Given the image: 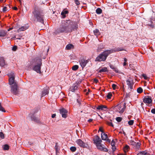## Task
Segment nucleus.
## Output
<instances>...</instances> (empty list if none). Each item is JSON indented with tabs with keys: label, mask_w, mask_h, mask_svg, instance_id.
Listing matches in <instances>:
<instances>
[{
	"label": "nucleus",
	"mask_w": 155,
	"mask_h": 155,
	"mask_svg": "<svg viewBox=\"0 0 155 155\" xmlns=\"http://www.w3.org/2000/svg\"><path fill=\"white\" fill-rule=\"evenodd\" d=\"M78 28L77 23L72 21L68 20L62 21L60 27L54 32L56 34L64 32H71Z\"/></svg>",
	"instance_id": "nucleus-1"
},
{
	"label": "nucleus",
	"mask_w": 155,
	"mask_h": 155,
	"mask_svg": "<svg viewBox=\"0 0 155 155\" xmlns=\"http://www.w3.org/2000/svg\"><path fill=\"white\" fill-rule=\"evenodd\" d=\"M113 52H114L113 49L105 51L97 56V61H105L109 55Z\"/></svg>",
	"instance_id": "nucleus-2"
},
{
	"label": "nucleus",
	"mask_w": 155,
	"mask_h": 155,
	"mask_svg": "<svg viewBox=\"0 0 155 155\" xmlns=\"http://www.w3.org/2000/svg\"><path fill=\"white\" fill-rule=\"evenodd\" d=\"M33 14L37 21L42 23H44V14L42 12L36 11L33 12Z\"/></svg>",
	"instance_id": "nucleus-3"
},
{
	"label": "nucleus",
	"mask_w": 155,
	"mask_h": 155,
	"mask_svg": "<svg viewBox=\"0 0 155 155\" xmlns=\"http://www.w3.org/2000/svg\"><path fill=\"white\" fill-rule=\"evenodd\" d=\"M102 143L100 138L97 136V149L102 151L107 152L108 149L106 147L104 143Z\"/></svg>",
	"instance_id": "nucleus-4"
},
{
	"label": "nucleus",
	"mask_w": 155,
	"mask_h": 155,
	"mask_svg": "<svg viewBox=\"0 0 155 155\" xmlns=\"http://www.w3.org/2000/svg\"><path fill=\"white\" fill-rule=\"evenodd\" d=\"M37 64L35 65L33 68V70L37 73H41V67L42 64L41 60L38 58L36 61Z\"/></svg>",
	"instance_id": "nucleus-5"
},
{
	"label": "nucleus",
	"mask_w": 155,
	"mask_h": 155,
	"mask_svg": "<svg viewBox=\"0 0 155 155\" xmlns=\"http://www.w3.org/2000/svg\"><path fill=\"white\" fill-rule=\"evenodd\" d=\"M11 92L14 94H17L19 92V90L17 83H15V85H12L11 86Z\"/></svg>",
	"instance_id": "nucleus-6"
},
{
	"label": "nucleus",
	"mask_w": 155,
	"mask_h": 155,
	"mask_svg": "<svg viewBox=\"0 0 155 155\" xmlns=\"http://www.w3.org/2000/svg\"><path fill=\"white\" fill-rule=\"evenodd\" d=\"M88 62V60H86L83 58L81 59L79 61L80 64L82 68L86 66Z\"/></svg>",
	"instance_id": "nucleus-7"
},
{
	"label": "nucleus",
	"mask_w": 155,
	"mask_h": 155,
	"mask_svg": "<svg viewBox=\"0 0 155 155\" xmlns=\"http://www.w3.org/2000/svg\"><path fill=\"white\" fill-rule=\"evenodd\" d=\"M125 104H124V107L122 108H121V107L120 105H118L116 106L115 107L116 111L117 112H118L120 114L123 113L125 108Z\"/></svg>",
	"instance_id": "nucleus-8"
},
{
	"label": "nucleus",
	"mask_w": 155,
	"mask_h": 155,
	"mask_svg": "<svg viewBox=\"0 0 155 155\" xmlns=\"http://www.w3.org/2000/svg\"><path fill=\"white\" fill-rule=\"evenodd\" d=\"M15 75L14 74H12V75H11V76L9 77V83L10 85H15V83H16V82L15 81Z\"/></svg>",
	"instance_id": "nucleus-9"
},
{
	"label": "nucleus",
	"mask_w": 155,
	"mask_h": 155,
	"mask_svg": "<svg viewBox=\"0 0 155 155\" xmlns=\"http://www.w3.org/2000/svg\"><path fill=\"white\" fill-rule=\"evenodd\" d=\"M59 111L63 117L66 118L67 117V114L68 113V111L67 110L62 108L59 110Z\"/></svg>",
	"instance_id": "nucleus-10"
},
{
	"label": "nucleus",
	"mask_w": 155,
	"mask_h": 155,
	"mask_svg": "<svg viewBox=\"0 0 155 155\" xmlns=\"http://www.w3.org/2000/svg\"><path fill=\"white\" fill-rule=\"evenodd\" d=\"M76 142L77 144L81 147H86L85 144L81 139L77 140Z\"/></svg>",
	"instance_id": "nucleus-11"
},
{
	"label": "nucleus",
	"mask_w": 155,
	"mask_h": 155,
	"mask_svg": "<svg viewBox=\"0 0 155 155\" xmlns=\"http://www.w3.org/2000/svg\"><path fill=\"white\" fill-rule=\"evenodd\" d=\"M143 101L144 103L150 104L151 103L152 100L150 97H147L144 98Z\"/></svg>",
	"instance_id": "nucleus-12"
},
{
	"label": "nucleus",
	"mask_w": 155,
	"mask_h": 155,
	"mask_svg": "<svg viewBox=\"0 0 155 155\" xmlns=\"http://www.w3.org/2000/svg\"><path fill=\"white\" fill-rule=\"evenodd\" d=\"M28 28V25H25L19 28L17 31L18 32H19L21 31H24L27 29Z\"/></svg>",
	"instance_id": "nucleus-13"
},
{
	"label": "nucleus",
	"mask_w": 155,
	"mask_h": 155,
	"mask_svg": "<svg viewBox=\"0 0 155 155\" xmlns=\"http://www.w3.org/2000/svg\"><path fill=\"white\" fill-rule=\"evenodd\" d=\"M6 65V63L5 62V60L3 57L0 58V66L3 67L5 65Z\"/></svg>",
	"instance_id": "nucleus-14"
},
{
	"label": "nucleus",
	"mask_w": 155,
	"mask_h": 155,
	"mask_svg": "<svg viewBox=\"0 0 155 155\" xmlns=\"http://www.w3.org/2000/svg\"><path fill=\"white\" fill-rule=\"evenodd\" d=\"M78 85L77 83L74 84L72 86L70 87V90L73 92H74L77 89Z\"/></svg>",
	"instance_id": "nucleus-15"
},
{
	"label": "nucleus",
	"mask_w": 155,
	"mask_h": 155,
	"mask_svg": "<svg viewBox=\"0 0 155 155\" xmlns=\"http://www.w3.org/2000/svg\"><path fill=\"white\" fill-rule=\"evenodd\" d=\"M107 107L106 106L101 105L97 106V110L102 111H105V109H107Z\"/></svg>",
	"instance_id": "nucleus-16"
},
{
	"label": "nucleus",
	"mask_w": 155,
	"mask_h": 155,
	"mask_svg": "<svg viewBox=\"0 0 155 155\" xmlns=\"http://www.w3.org/2000/svg\"><path fill=\"white\" fill-rule=\"evenodd\" d=\"M7 35V31L3 30H0V37H4Z\"/></svg>",
	"instance_id": "nucleus-17"
},
{
	"label": "nucleus",
	"mask_w": 155,
	"mask_h": 155,
	"mask_svg": "<svg viewBox=\"0 0 155 155\" xmlns=\"http://www.w3.org/2000/svg\"><path fill=\"white\" fill-rule=\"evenodd\" d=\"M48 88L47 87L44 89L42 93V96H44L48 93Z\"/></svg>",
	"instance_id": "nucleus-18"
},
{
	"label": "nucleus",
	"mask_w": 155,
	"mask_h": 155,
	"mask_svg": "<svg viewBox=\"0 0 155 155\" xmlns=\"http://www.w3.org/2000/svg\"><path fill=\"white\" fill-rule=\"evenodd\" d=\"M101 138L103 140H106L107 138V134L104 133H101Z\"/></svg>",
	"instance_id": "nucleus-19"
},
{
	"label": "nucleus",
	"mask_w": 155,
	"mask_h": 155,
	"mask_svg": "<svg viewBox=\"0 0 155 155\" xmlns=\"http://www.w3.org/2000/svg\"><path fill=\"white\" fill-rule=\"evenodd\" d=\"M108 70L107 69V68L106 67H103L101 69H100L98 71L99 72H107Z\"/></svg>",
	"instance_id": "nucleus-20"
},
{
	"label": "nucleus",
	"mask_w": 155,
	"mask_h": 155,
	"mask_svg": "<svg viewBox=\"0 0 155 155\" xmlns=\"http://www.w3.org/2000/svg\"><path fill=\"white\" fill-rule=\"evenodd\" d=\"M73 48L74 46L73 45L71 44H69L66 46V49L67 50H70L72 48Z\"/></svg>",
	"instance_id": "nucleus-21"
},
{
	"label": "nucleus",
	"mask_w": 155,
	"mask_h": 155,
	"mask_svg": "<svg viewBox=\"0 0 155 155\" xmlns=\"http://www.w3.org/2000/svg\"><path fill=\"white\" fill-rule=\"evenodd\" d=\"M129 149V147L127 145H126L124 147V151L125 153H126L128 151Z\"/></svg>",
	"instance_id": "nucleus-22"
},
{
	"label": "nucleus",
	"mask_w": 155,
	"mask_h": 155,
	"mask_svg": "<svg viewBox=\"0 0 155 155\" xmlns=\"http://www.w3.org/2000/svg\"><path fill=\"white\" fill-rule=\"evenodd\" d=\"M31 119L32 120L35 122H38V118L35 117L34 116H31Z\"/></svg>",
	"instance_id": "nucleus-23"
},
{
	"label": "nucleus",
	"mask_w": 155,
	"mask_h": 155,
	"mask_svg": "<svg viewBox=\"0 0 155 155\" xmlns=\"http://www.w3.org/2000/svg\"><path fill=\"white\" fill-rule=\"evenodd\" d=\"M131 80L132 79H127L126 81L128 87L133 84L131 82Z\"/></svg>",
	"instance_id": "nucleus-24"
},
{
	"label": "nucleus",
	"mask_w": 155,
	"mask_h": 155,
	"mask_svg": "<svg viewBox=\"0 0 155 155\" xmlns=\"http://www.w3.org/2000/svg\"><path fill=\"white\" fill-rule=\"evenodd\" d=\"M112 96V94L110 92L108 93L106 96L107 99H110L111 98V97Z\"/></svg>",
	"instance_id": "nucleus-25"
},
{
	"label": "nucleus",
	"mask_w": 155,
	"mask_h": 155,
	"mask_svg": "<svg viewBox=\"0 0 155 155\" xmlns=\"http://www.w3.org/2000/svg\"><path fill=\"white\" fill-rule=\"evenodd\" d=\"M93 140L94 143L96 145V146H97V135H95L94 136Z\"/></svg>",
	"instance_id": "nucleus-26"
},
{
	"label": "nucleus",
	"mask_w": 155,
	"mask_h": 155,
	"mask_svg": "<svg viewBox=\"0 0 155 155\" xmlns=\"http://www.w3.org/2000/svg\"><path fill=\"white\" fill-rule=\"evenodd\" d=\"M79 68V66L78 65H76L73 66L72 68V70L73 71H76Z\"/></svg>",
	"instance_id": "nucleus-27"
},
{
	"label": "nucleus",
	"mask_w": 155,
	"mask_h": 155,
	"mask_svg": "<svg viewBox=\"0 0 155 155\" xmlns=\"http://www.w3.org/2000/svg\"><path fill=\"white\" fill-rule=\"evenodd\" d=\"M137 91L138 93H141L143 92V90L142 88L139 87L137 89Z\"/></svg>",
	"instance_id": "nucleus-28"
},
{
	"label": "nucleus",
	"mask_w": 155,
	"mask_h": 155,
	"mask_svg": "<svg viewBox=\"0 0 155 155\" xmlns=\"http://www.w3.org/2000/svg\"><path fill=\"white\" fill-rule=\"evenodd\" d=\"M147 153L145 151L141 152L137 154V155H146Z\"/></svg>",
	"instance_id": "nucleus-29"
},
{
	"label": "nucleus",
	"mask_w": 155,
	"mask_h": 155,
	"mask_svg": "<svg viewBox=\"0 0 155 155\" xmlns=\"http://www.w3.org/2000/svg\"><path fill=\"white\" fill-rule=\"evenodd\" d=\"M101 132V133H104V130L103 128L102 127H100L99 128V129L98 130V132Z\"/></svg>",
	"instance_id": "nucleus-30"
},
{
	"label": "nucleus",
	"mask_w": 155,
	"mask_h": 155,
	"mask_svg": "<svg viewBox=\"0 0 155 155\" xmlns=\"http://www.w3.org/2000/svg\"><path fill=\"white\" fill-rule=\"evenodd\" d=\"M70 150L72 152H74L76 151V147H70Z\"/></svg>",
	"instance_id": "nucleus-31"
},
{
	"label": "nucleus",
	"mask_w": 155,
	"mask_h": 155,
	"mask_svg": "<svg viewBox=\"0 0 155 155\" xmlns=\"http://www.w3.org/2000/svg\"><path fill=\"white\" fill-rule=\"evenodd\" d=\"M9 149V146L8 145L6 144L3 147V150H7Z\"/></svg>",
	"instance_id": "nucleus-32"
},
{
	"label": "nucleus",
	"mask_w": 155,
	"mask_h": 155,
	"mask_svg": "<svg viewBox=\"0 0 155 155\" xmlns=\"http://www.w3.org/2000/svg\"><path fill=\"white\" fill-rule=\"evenodd\" d=\"M134 121L133 120H129L128 122V124L130 125H132L134 123Z\"/></svg>",
	"instance_id": "nucleus-33"
},
{
	"label": "nucleus",
	"mask_w": 155,
	"mask_h": 155,
	"mask_svg": "<svg viewBox=\"0 0 155 155\" xmlns=\"http://www.w3.org/2000/svg\"><path fill=\"white\" fill-rule=\"evenodd\" d=\"M135 146L137 148H139L140 147V143H135Z\"/></svg>",
	"instance_id": "nucleus-34"
},
{
	"label": "nucleus",
	"mask_w": 155,
	"mask_h": 155,
	"mask_svg": "<svg viewBox=\"0 0 155 155\" xmlns=\"http://www.w3.org/2000/svg\"><path fill=\"white\" fill-rule=\"evenodd\" d=\"M102 12V10L100 8H97V14H101Z\"/></svg>",
	"instance_id": "nucleus-35"
},
{
	"label": "nucleus",
	"mask_w": 155,
	"mask_h": 155,
	"mask_svg": "<svg viewBox=\"0 0 155 155\" xmlns=\"http://www.w3.org/2000/svg\"><path fill=\"white\" fill-rule=\"evenodd\" d=\"M68 11H67V10H65V11H63L61 13V15H64L66 14H67L68 13Z\"/></svg>",
	"instance_id": "nucleus-36"
},
{
	"label": "nucleus",
	"mask_w": 155,
	"mask_h": 155,
	"mask_svg": "<svg viewBox=\"0 0 155 155\" xmlns=\"http://www.w3.org/2000/svg\"><path fill=\"white\" fill-rule=\"evenodd\" d=\"M123 50H124V49L121 48H117L114 51L113 50L114 52L115 51H123Z\"/></svg>",
	"instance_id": "nucleus-37"
},
{
	"label": "nucleus",
	"mask_w": 155,
	"mask_h": 155,
	"mask_svg": "<svg viewBox=\"0 0 155 155\" xmlns=\"http://www.w3.org/2000/svg\"><path fill=\"white\" fill-rule=\"evenodd\" d=\"M116 120L117 121L120 122L121 121L122 118L120 117H118L116 118Z\"/></svg>",
	"instance_id": "nucleus-38"
},
{
	"label": "nucleus",
	"mask_w": 155,
	"mask_h": 155,
	"mask_svg": "<svg viewBox=\"0 0 155 155\" xmlns=\"http://www.w3.org/2000/svg\"><path fill=\"white\" fill-rule=\"evenodd\" d=\"M0 137L2 139H3L4 138V134L2 132H0Z\"/></svg>",
	"instance_id": "nucleus-39"
},
{
	"label": "nucleus",
	"mask_w": 155,
	"mask_h": 155,
	"mask_svg": "<svg viewBox=\"0 0 155 155\" xmlns=\"http://www.w3.org/2000/svg\"><path fill=\"white\" fill-rule=\"evenodd\" d=\"M17 49V46H14L12 48V50L13 51H15Z\"/></svg>",
	"instance_id": "nucleus-40"
},
{
	"label": "nucleus",
	"mask_w": 155,
	"mask_h": 155,
	"mask_svg": "<svg viewBox=\"0 0 155 155\" xmlns=\"http://www.w3.org/2000/svg\"><path fill=\"white\" fill-rule=\"evenodd\" d=\"M111 146H115V142L114 141H113V140H112L111 143Z\"/></svg>",
	"instance_id": "nucleus-41"
},
{
	"label": "nucleus",
	"mask_w": 155,
	"mask_h": 155,
	"mask_svg": "<svg viewBox=\"0 0 155 155\" xmlns=\"http://www.w3.org/2000/svg\"><path fill=\"white\" fill-rule=\"evenodd\" d=\"M117 87V85L114 84H113L112 85V87L114 90Z\"/></svg>",
	"instance_id": "nucleus-42"
},
{
	"label": "nucleus",
	"mask_w": 155,
	"mask_h": 155,
	"mask_svg": "<svg viewBox=\"0 0 155 155\" xmlns=\"http://www.w3.org/2000/svg\"><path fill=\"white\" fill-rule=\"evenodd\" d=\"M7 7H4L2 9V12H5L6 11H7Z\"/></svg>",
	"instance_id": "nucleus-43"
},
{
	"label": "nucleus",
	"mask_w": 155,
	"mask_h": 155,
	"mask_svg": "<svg viewBox=\"0 0 155 155\" xmlns=\"http://www.w3.org/2000/svg\"><path fill=\"white\" fill-rule=\"evenodd\" d=\"M74 2L77 5H78L80 4L78 0H74Z\"/></svg>",
	"instance_id": "nucleus-44"
},
{
	"label": "nucleus",
	"mask_w": 155,
	"mask_h": 155,
	"mask_svg": "<svg viewBox=\"0 0 155 155\" xmlns=\"http://www.w3.org/2000/svg\"><path fill=\"white\" fill-rule=\"evenodd\" d=\"M151 112L152 113L155 114V108L152 109Z\"/></svg>",
	"instance_id": "nucleus-45"
},
{
	"label": "nucleus",
	"mask_w": 155,
	"mask_h": 155,
	"mask_svg": "<svg viewBox=\"0 0 155 155\" xmlns=\"http://www.w3.org/2000/svg\"><path fill=\"white\" fill-rule=\"evenodd\" d=\"M108 124L109 125L111 126L112 127H113L114 125L112 124V123L111 122H108Z\"/></svg>",
	"instance_id": "nucleus-46"
},
{
	"label": "nucleus",
	"mask_w": 155,
	"mask_h": 155,
	"mask_svg": "<svg viewBox=\"0 0 155 155\" xmlns=\"http://www.w3.org/2000/svg\"><path fill=\"white\" fill-rule=\"evenodd\" d=\"M142 76L144 78V79H147V76L145 74H143L142 75Z\"/></svg>",
	"instance_id": "nucleus-47"
},
{
	"label": "nucleus",
	"mask_w": 155,
	"mask_h": 155,
	"mask_svg": "<svg viewBox=\"0 0 155 155\" xmlns=\"http://www.w3.org/2000/svg\"><path fill=\"white\" fill-rule=\"evenodd\" d=\"M94 33L95 35L96 36L97 35V29H96L94 31Z\"/></svg>",
	"instance_id": "nucleus-48"
},
{
	"label": "nucleus",
	"mask_w": 155,
	"mask_h": 155,
	"mask_svg": "<svg viewBox=\"0 0 155 155\" xmlns=\"http://www.w3.org/2000/svg\"><path fill=\"white\" fill-rule=\"evenodd\" d=\"M112 149L113 151H114L115 150L116 148L115 146H112Z\"/></svg>",
	"instance_id": "nucleus-49"
},
{
	"label": "nucleus",
	"mask_w": 155,
	"mask_h": 155,
	"mask_svg": "<svg viewBox=\"0 0 155 155\" xmlns=\"http://www.w3.org/2000/svg\"><path fill=\"white\" fill-rule=\"evenodd\" d=\"M77 102L80 105L81 104V101H80V100L78 99L77 100Z\"/></svg>",
	"instance_id": "nucleus-50"
},
{
	"label": "nucleus",
	"mask_w": 155,
	"mask_h": 155,
	"mask_svg": "<svg viewBox=\"0 0 155 155\" xmlns=\"http://www.w3.org/2000/svg\"><path fill=\"white\" fill-rule=\"evenodd\" d=\"M56 115L55 114H52V115L51 116L52 118H54L56 116Z\"/></svg>",
	"instance_id": "nucleus-51"
},
{
	"label": "nucleus",
	"mask_w": 155,
	"mask_h": 155,
	"mask_svg": "<svg viewBox=\"0 0 155 155\" xmlns=\"http://www.w3.org/2000/svg\"><path fill=\"white\" fill-rule=\"evenodd\" d=\"M90 89H88V91L87 92L86 94V95H88L89 94V92H90Z\"/></svg>",
	"instance_id": "nucleus-52"
},
{
	"label": "nucleus",
	"mask_w": 155,
	"mask_h": 155,
	"mask_svg": "<svg viewBox=\"0 0 155 155\" xmlns=\"http://www.w3.org/2000/svg\"><path fill=\"white\" fill-rule=\"evenodd\" d=\"M128 87H129V88H130V89L131 90V89H133V84L129 86Z\"/></svg>",
	"instance_id": "nucleus-53"
},
{
	"label": "nucleus",
	"mask_w": 155,
	"mask_h": 155,
	"mask_svg": "<svg viewBox=\"0 0 155 155\" xmlns=\"http://www.w3.org/2000/svg\"><path fill=\"white\" fill-rule=\"evenodd\" d=\"M106 140L107 141L109 142H110V140L109 139H108V138H107Z\"/></svg>",
	"instance_id": "nucleus-54"
},
{
	"label": "nucleus",
	"mask_w": 155,
	"mask_h": 155,
	"mask_svg": "<svg viewBox=\"0 0 155 155\" xmlns=\"http://www.w3.org/2000/svg\"><path fill=\"white\" fill-rule=\"evenodd\" d=\"M110 67L111 69H114V70L115 69V68H114V67L112 66L111 65L110 66Z\"/></svg>",
	"instance_id": "nucleus-55"
},
{
	"label": "nucleus",
	"mask_w": 155,
	"mask_h": 155,
	"mask_svg": "<svg viewBox=\"0 0 155 155\" xmlns=\"http://www.w3.org/2000/svg\"><path fill=\"white\" fill-rule=\"evenodd\" d=\"M13 9L14 10H18V8L17 7H14V8H13Z\"/></svg>",
	"instance_id": "nucleus-56"
},
{
	"label": "nucleus",
	"mask_w": 155,
	"mask_h": 155,
	"mask_svg": "<svg viewBox=\"0 0 155 155\" xmlns=\"http://www.w3.org/2000/svg\"><path fill=\"white\" fill-rule=\"evenodd\" d=\"M92 121V119H89L88 120V121L89 122H91Z\"/></svg>",
	"instance_id": "nucleus-57"
},
{
	"label": "nucleus",
	"mask_w": 155,
	"mask_h": 155,
	"mask_svg": "<svg viewBox=\"0 0 155 155\" xmlns=\"http://www.w3.org/2000/svg\"><path fill=\"white\" fill-rule=\"evenodd\" d=\"M124 62H126L127 61V59L126 58H124Z\"/></svg>",
	"instance_id": "nucleus-58"
},
{
	"label": "nucleus",
	"mask_w": 155,
	"mask_h": 155,
	"mask_svg": "<svg viewBox=\"0 0 155 155\" xmlns=\"http://www.w3.org/2000/svg\"><path fill=\"white\" fill-rule=\"evenodd\" d=\"M114 71H115V72L116 73L118 72V71L116 69H115L114 70Z\"/></svg>",
	"instance_id": "nucleus-59"
},
{
	"label": "nucleus",
	"mask_w": 155,
	"mask_h": 155,
	"mask_svg": "<svg viewBox=\"0 0 155 155\" xmlns=\"http://www.w3.org/2000/svg\"><path fill=\"white\" fill-rule=\"evenodd\" d=\"M126 64H127V63H126V62H124V64H123V66H125L126 65Z\"/></svg>",
	"instance_id": "nucleus-60"
},
{
	"label": "nucleus",
	"mask_w": 155,
	"mask_h": 155,
	"mask_svg": "<svg viewBox=\"0 0 155 155\" xmlns=\"http://www.w3.org/2000/svg\"><path fill=\"white\" fill-rule=\"evenodd\" d=\"M94 81L95 82V83H97V79L95 78L94 80Z\"/></svg>",
	"instance_id": "nucleus-61"
},
{
	"label": "nucleus",
	"mask_w": 155,
	"mask_h": 155,
	"mask_svg": "<svg viewBox=\"0 0 155 155\" xmlns=\"http://www.w3.org/2000/svg\"><path fill=\"white\" fill-rule=\"evenodd\" d=\"M55 149H56V151H57V147L56 146H55Z\"/></svg>",
	"instance_id": "nucleus-62"
},
{
	"label": "nucleus",
	"mask_w": 155,
	"mask_h": 155,
	"mask_svg": "<svg viewBox=\"0 0 155 155\" xmlns=\"http://www.w3.org/2000/svg\"><path fill=\"white\" fill-rule=\"evenodd\" d=\"M13 29L12 28H10L8 30V31H9L10 30H12Z\"/></svg>",
	"instance_id": "nucleus-63"
},
{
	"label": "nucleus",
	"mask_w": 155,
	"mask_h": 155,
	"mask_svg": "<svg viewBox=\"0 0 155 155\" xmlns=\"http://www.w3.org/2000/svg\"><path fill=\"white\" fill-rule=\"evenodd\" d=\"M146 155H150L149 153H147Z\"/></svg>",
	"instance_id": "nucleus-64"
}]
</instances>
